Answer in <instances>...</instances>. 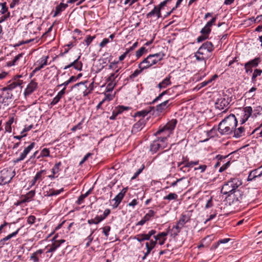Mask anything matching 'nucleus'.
Segmentation results:
<instances>
[{
    "label": "nucleus",
    "instance_id": "obj_1",
    "mask_svg": "<svg viewBox=\"0 0 262 262\" xmlns=\"http://www.w3.org/2000/svg\"><path fill=\"white\" fill-rule=\"evenodd\" d=\"M237 124V119L233 114H230L219 124L218 130L222 135L232 134Z\"/></svg>",
    "mask_w": 262,
    "mask_h": 262
},
{
    "label": "nucleus",
    "instance_id": "obj_2",
    "mask_svg": "<svg viewBox=\"0 0 262 262\" xmlns=\"http://www.w3.org/2000/svg\"><path fill=\"white\" fill-rule=\"evenodd\" d=\"M242 184V182L236 178L231 179L222 187L221 192L224 194L230 195L235 191L237 188ZM239 193V192L237 191Z\"/></svg>",
    "mask_w": 262,
    "mask_h": 262
},
{
    "label": "nucleus",
    "instance_id": "obj_3",
    "mask_svg": "<svg viewBox=\"0 0 262 262\" xmlns=\"http://www.w3.org/2000/svg\"><path fill=\"white\" fill-rule=\"evenodd\" d=\"M177 123L176 119H172L167 122L163 127L159 129L156 133V135H159L161 133H164V136L167 138L171 134L174 129Z\"/></svg>",
    "mask_w": 262,
    "mask_h": 262
},
{
    "label": "nucleus",
    "instance_id": "obj_4",
    "mask_svg": "<svg viewBox=\"0 0 262 262\" xmlns=\"http://www.w3.org/2000/svg\"><path fill=\"white\" fill-rule=\"evenodd\" d=\"M169 158V152L168 150H166L158 154L153 159V161L155 162L158 166L164 167L167 164Z\"/></svg>",
    "mask_w": 262,
    "mask_h": 262
},
{
    "label": "nucleus",
    "instance_id": "obj_5",
    "mask_svg": "<svg viewBox=\"0 0 262 262\" xmlns=\"http://www.w3.org/2000/svg\"><path fill=\"white\" fill-rule=\"evenodd\" d=\"M167 140L166 137L159 138L158 140L154 141L150 145V150L153 152L165 147V142Z\"/></svg>",
    "mask_w": 262,
    "mask_h": 262
},
{
    "label": "nucleus",
    "instance_id": "obj_6",
    "mask_svg": "<svg viewBox=\"0 0 262 262\" xmlns=\"http://www.w3.org/2000/svg\"><path fill=\"white\" fill-rule=\"evenodd\" d=\"M211 52L205 49V48L200 47L195 53L194 56L198 61L204 60L205 64L206 60L211 57Z\"/></svg>",
    "mask_w": 262,
    "mask_h": 262
},
{
    "label": "nucleus",
    "instance_id": "obj_7",
    "mask_svg": "<svg viewBox=\"0 0 262 262\" xmlns=\"http://www.w3.org/2000/svg\"><path fill=\"white\" fill-rule=\"evenodd\" d=\"M261 61V58L257 57L245 63L244 64L245 73L247 74L252 73L253 72L252 68L257 67Z\"/></svg>",
    "mask_w": 262,
    "mask_h": 262
},
{
    "label": "nucleus",
    "instance_id": "obj_8",
    "mask_svg": "<svg viewBox=\"0 0 262 262\" xmlns=\"http://www.w3.org/2000/svg\"><path fill=\"white\" fill-rule=\"evenodd\" d=\"M15 172L7 169H4L1 172L0 180L1 183L6 184L9 183L14 177Z\"/></svg>",
    "mask_w": 262,
    "mask_h": 262
},
{
    "label": "nucleus",
    "instance_id": "obj_9",
    "mask_svg": "<svg viewBox=\"0 0 262 262\" xmlns=\"http://www.w3.org/2000/svg\"><path fill=\"white\" fill-rule=\"evenodd\" d=\"M24 54L20 53L15 56L13 60L9 61L6 63L8 67L15 66H23L26 62L25 57H24Z\"/></svg>",
    "mask_w": 262,
    "mask_h": 262
},
{
    "label": "nucleus",
    "instance_id": "obj_10",
    "mask_svg": "<svg viewBox=\"0 0 262 262\" xmlns=\"http://www.w3.org/2000/svg\"><path fill=\"white\" fill-rule=\"evenodd\" d=\"M157 62L156 59L155 58L152 54H150L139 64L138 67H140L141 66H142V69H146L156 64Z\"/></svg>",
    "mask_w": 262,
    "mask_h": 262
},
{
    "label": "nucleus",
    "instance_id": "obj_11",
    "mask_svg": "<svg viewBox=\"0 0 262 262\" xmlns=\"http://www.w3.org/2000/svg\"><path fill=\"white\" fill-rule=\"evenodd\" d=\"M229 98L223 97L219 98L216 100L215 103V106L216 108H217L220 110H222L224 108L227 110L229 107Z\"/></svg>",
    "mask_w": 262,
    "mask_h": 262
},
{
    "label": "nucleus",
    "instance_id": "obj_12",
    "mask_svg": "<svg viewBox=\"0 0 262 262\" xmlns=\"http://www.w3.org/2000/svg\"><path fill=\"white\" fill-rule=\"evenodd\" d=\"M146 123V120L142 118L140 119L137 122H136L133 126L132 129V133L136 134L139 132L141 131L144 127Z\"/></svg>",
    "mask_w": 262,
    "mask_h": 262
},
{
    "label": "nucleus",
    "instance_id": "obj_13",
    "mask_svg": "<svg viewBox=\"0 0 262 262\" xmlns=\"http://www.w3.org/2000/svg\"><path fill=\"white\" fill-rule=\"evenodd\" d=\"M48 58V56H43L39 60H38L35 63V65L38 66L35 67L33 70V72H36L40 70L44 67L45 66H46L47 64V61Z\"/></svg>",
    "mask_w": 262,
    "mask_h": 262
},
{
    "label": "nucleus",
    "instance_id": "obj_14",
    "mask_svg": "<svg viewBox=\"0 0 262 262\" xmlns=\"http://www.w3.org/2000/svg\"><path fill=\"white\" fill-rule=\"evenodd\" d=\"M252 112V108L251 106H246L244 108L243 114V117H241L240 122L241 124L245 123L250 117Z\"/></svg>",
    "mask_w": 262,
    "mask_h": 262
},
{
    "label": "nucleus",
    "instance_id": "obj_15",
    "mask_svg": "<svg viewBox=\"0 0 262 262\" xmlns=\"http://www.w3.org/2000/svg\"><path fill=\"white\" fill-rule=\"evenodd\" d=\"M127 191V188H123L121 192H120L112 201H114L115 202L113 204V206L114 208H117L119 204L121 203L122 200L124 198V196Z\"/></svg>",
    "mask_w": 262,
    "mask_h": 262
},
{
    "label": "nucleus",
    "instance_id": "obj_16",
    "mask_svg": "<svg viewBox=\"0 0 262 262\" xmlns=\"http://www.w3.org/2000/svg\"><path fill=\"white\" fill-rule=\"evenodd\" d=\"M156 245V241H153L152 239L150 240L149 242H146L145 246L146 248V252L144 253V256L142 257V259L144 260L146 257L150 254L152 249Z\"/></svg>",
    "mask_w": 262,
    "mask_h": 262
},
{
    "label": "nucleus",
    "instance_id": "obj_17",
    "mask_svg": "<svg viewBox=\"0 0 262 262\" xmlns=\"http://www.w3.org/2000/svg\"><path fill=\"white\" fill-rule=\"evenodd\" d=\"M87 81H85L84 82H80L75 84L73 88L76 89L78 88V90L80 93H82L84 96H88V94H86L85 92H87Z\"/></svg>",
    "mask_w": 262,
    "mask_h": 262
},
{
    "label": "nucleus",
    "instance_id": "obj_18",
    "mask_svg": "<svg viewBox=\"0 0 262 262\" xmlns=\"http://www.w3.org/2000/svg\"><path fill=\"white\" fill-rule=\"evenodd\" d=\"M167 235V233L163 232L159 233L157 235L154 236L155 240L154 241H156V244H157V242L158 241V243L160 245H162L165 243V242L166 239V236Z\"/></svg>",
    "mask_w": 262,
    "mask_h": 262
},
{
    "label": "nucleus",
    "instance_id": "obj_19",
    "mask_svg": "<svg viewBox=\"0 0 262 262\" xmlns=\"http://www.w3.org/2000/svg\"><path fill=\"white\" fill-rule=\"evenodd\" d=\"M169 100H167L156 106V111L158 113H163L170 105Z\"/></svg>",
    "mask_w": 262,
    "mask_h": 262
},
{
    "label": "nucleus",
    "instance_id": "obj_20",
    "mask_svg": "<svg viewBox=\"0 0 262 262\" xmlns=\"http://www.w3.org/2000/svg\"><path fill=\"white\" fill-rule=\"evenodd\" d=\"M20 228L17 229L15 231L9 234L6 237H4L2 239L0 240V246L3 247L5 244H8L6 243L7 241L10 239L11 238L15 237L18 233Z\"/></svg>",
    "mask_w": 262,
    "mask_h": 262
},
{
    "label": "nucleus",
    "instance_id": "obj_21",
    "mask_svg": "<svg viewBox=\"0 0 262 262\" xmlns=\"http://www.w3.org/2000/svg\"><path fill=\"white\" fill-rule=\"evenodd\" d=\"M22 82L19 80L17 81H13L9 84L7 86L3 88L2 90L4 92L6 91H12L17 86H20Z\"/></svg>",
    "mask_w": 262,
    "mask_h": 262
},
{
    "label": "nucleus",
    "instance_id": "obj_22",
    "mask_svg": "<svg viewBox=\"0 0 262 262\" xmlns=\"http://www.w3.org/2000/svg\"><path fill=\"white\" fill-rule=\"evenodd\" d=\"M68 7V4H64L62 3H60L59 5H57L55 8L54 13L53 15L54 17L59 14L62 11H64L66 8Z\"/></svg>",
    "mask_w": 262,
    "mask_h": 262
},
{
    "label": "nucleus",
    "instance_id": "obj_23",
    "mask_svg": "<svg viewBox=\"0 0 262 262\" xmlns=\"http://www.w3.org/2000/svg\"><path fill=\"white\" fill-rule=\"evenodd\" d=\"M65 90L66 88H63L59 92H58L56 96L53 98L50 104L51 105H54L59 101L62 96L65 94Z\"/></svg>",
    "mask_w": 262,
    "mask_h": 262
},
{
    "label": "nucleus",
    "instance_id": "obj_24",
    "mask_svg": "<svg viewBox=\"0 0 262 262\" xmlns=\"http://www.w3.org/2000/svg\"><path fill=\"white\" fill-rule=\"evenodd\" d=\"M245 129L243 126L238 127L237 128H234L233 130V137L236 138H240L245 135Z\"/></svg>",
    "mask_w": 262,
    "mask_h": 262
},
{
    "label": "nucleus",
    "instance_id": "obj_25",
    "mask_svg": "<svg viewBox=\"0 0 262 262\" xmlns=\"http://www.w3.org/2000/svg\"><path fill=\"white\" fill-rule=\"evenodd\" d=\"M81 55H79L77 59L74 60L70 63L72 67L78 71H81L82 68V63L81 61H79Z\"/></svg>",
    "mask_w": 262,
    "mask_h": 262
},
{
    "label": "nucleus",
    "instance_id": "obj_26",
    "mask_svg": "<svg viewBox=\"0 0 262 262\" xmlns=\"http://www.w3.org/2000/svg\"><path fill=\"white\" fill-rule=\"evenodd\" d=\"M43 253L42 249H39L33 253L30 256V260H32L33 262H39V257L41 256V254Z\"/></svg>",
    "mask_w": 262,
    "mask_h": 262
},
{
    "label": "nucleus",
    "instance_id": "obj_27",
    "mask_svg": "<svg viewBox=\"0 0 262 262\" xmlns=\"http://www.w3.org/2000/svg\"><path fill=\"white\" fill-rule=\"evenodd\" d=\"M170 78L171 76L170 75H168V76L166 77L165 79H164L162 82L159 83L158 87L160 89H164L166 88L167 86L170 85Z\"/></svg>",
    "mask_w": 262,
    "mask_h": 262
},
{
    "label": "nucleus",
    "instance_id": "obj_28",
    "mask_svg": "<svg viewBox=\"0 0 262 262\" xmlns=\"http://www.w3.org/2000/svg\"><path fill=\"white\" fill-rule=\"evenodd\" d=\"M185 163L186 162L184 160L181 162H178L177 163V167L179 170L183 173L188 172L190 170L188 167H185Z\"/></svg>",
    "mask_w": 262,
    "mask_h": 262
},
{
    "label": "nucleus",
    "instance_id": "obj_29",
    "mask_svg": "<svg viewBox=\"0 0 262 262\" xmlns=\"http://www.w3.org/2000/svg\"><path fill=\"white\" fill-rule=\"evenodd\" d=\"M37 83L34 81H31L28 85L26 91L28 94H31L34 91V90L37 88Z\"/></svg>",
    "mask_w": 262,
    "mask_h": 262
},
{
    "label": "nucleus",
    "instance_id": "obj_30",
    "mask_svg": "<svg viewBox=\"0 0 262 262\" xmlns=\"http://www.w3.org/2000/svg\"><path fill=\"white\" fill-rule=\"evenodd\" d=\"M258 169H255L249 172V176L247 178L248 181H252L254 180L256 178L258 177Z\"/></svg>",
    "mask_w": 262,
    "mask_h": 262
},
{
    "label": "nucleus",
    "instance_id": "obj_31",
    "mask_svg": "<svg viewBox=\"0 0 262 262\" xmlns=\"http://www.w3.org/2000/svg\"><path fill=\"white\" fill-rule=\"evenodd\" d=\"M140 70H136L133 74H132L127 78H126V80L128 81V79H133L135 77H137L145 69H142L143 66H141L140 67H139Z\"/></svg>",
    "mask_w": 262,
    "mask_h": 262
},
{
    "label": "nucleus",
    "instance_id": "obj_32",
    "mask_svg": "<svg viewBox=\"0 0 262 262\" xmlns=\"http://www.w3.org/2000/svg\"><path fill=\"white\" fill-rule=\"evenodd\" d=\"M155 111V107L150 106L149 108H147L141 111L138 112L137 114L139 116L145 117L148 113H150L152 112V111Z\"/></svg>",
    "mask_w": 262,
    "mask_h": 262
},
{
    "label": "nucleus",
    "instance_id": "obj_33",
    "mask_svg": "<svg viewBox=\"0 0 262 262\" xmlns=\"http://www.w3.org/2000/svg\"><path fill=\"white\" fill-rule=\"evenodd\" d=\"M261 73H262V70H259V69H255L254 70L253 74H252V78H251L252 81L253 82L255 83V81H256L257 77L261 76Z\"/></svg>",
    "mask_w": 262,
    "mask_h": 262
},
{
    "label": "nucleus",
    "instance_id": "obj_34",
    "mask_svg": "<svg viewBox=\"0 0 262 262\" xmlns=\"http://www.w3.org/2000/svg\"><path fill=\"white\" fill-rule=\"evenodd\" d=\"M183 227L179 226L178 224H177L171 229V232L174 236H176L181 231Z\"/></svg>",
    "mask_w": 262,
    "mask_h": 262
},
{
    "label": "nucleus",
    "instance_id": "obj_35",
    "mask_svg": "<svg viewBox=\"0 0 262 262\" xmlns=\"http://www.w3.org/2000/svg\"><path fill=\"white\" fill-rule=\"evenodd\" d=\"M63 191V188H61L60 189H59V190H54L53 189H51L48 192L47 195L48 196H53V195H57L59 194Z\"/></svg>",
    "mask_w": 262,
    "mask_h": 262
},
{
    "label": "nucleus",
    "instance_id": "obj_36",
    "mask_svg": "<svg viewBox=\"0 0 262 262\" xmlns=\"http://www.w3.org/2000/svg\"><path fill=\"white\" fill-rule=\"evenodd\" d=\"M59 247V244H57L55 241L51 245H48V250L47 253H51L55 251Z\"/></svg>",
    "mask_w": 262,
    "mask_h": 262
},
{
    "label": "nucleus",
    "instance_id": "obj_37",
    "mask_svg": "<svg viewBox=\"0 0 262 262\" xmlns=\"http://www.w3.org/2000/svg\"><path fill=\"white\" fill-rule=\"evenodd\" d=\"M91 190L92 189H90L84 194H82L78 197V200L76 202L78 205H80L83 202V200H84V199H85L89 195V194L90 193V192L91 191Z\"/></svg>",
    "mask_w": 262,
    "mask_h": 262
},
{
    "label": "nucleus",
    "instance_id": "obj_38",
    "mask_svg": "<svg viewBox=\"0 0 262 262\" xmlns=\"http://www.w3.org/2000/svg\"><path fill=\"white\" fill-rule=\"evenodd\" d=\"M134 239H136L139 242H141L145 240H149V237L146 235V234H138L134 237Z\"/></svg>",
    "mask_w": 262,
    "mask_h": 262
},
{
    "label": "nucleus",
    "instance_id": "obj_39",
    "mask_svg": "<svg viewBox=\"0 0 262 262\" xmlns=\"http://www.w3.org/2000/svg\"><path fill=\"white\" fill-rule=\"evenodd\" d=\"M201 47L204 48L205 49L211 52H212L214 49L212 43L210 41H206L204 42Z\"/></svg>",
    "mask_w": 262,
    "mask_h": 262
},
{
    "label": "nucleus",
    "instance_id": "obj_40",
    "mask_svg": "<svg viewBox=\"0 0 262 262\" xmlns=\"http://www.w3.org/2000/svg\"><path fill=\"white\" fill-rule=\"evenodd\" d=\"M184 161L186 162L185 167H188L189 168H192L193 166L197 165L199 163V160L189 161L187 159H185Z\"/></svg>",
    "mask_w": 262,
    "mask_h": 262
},
{
    "label": "nucleus",
    "instance_id": "obj_41",
    "mask_svg": "<svg viewBox=\"0 0 262 262\" xmlns=\"http://www.w3.org/2000/svg\"><path fill=\"white\" fill-rule=\"evenodd\" d=\"M188 222L187 217L186 215H182L180 218L179 219L177 224H179V226L183 227L184 225Z\"/></svg>",
    "mask_w": 262,
    "mask_h": 262
},
{
    "label": "nucleus",
    "instance_id": "obj_42",
    "mask_svg": "<svg viewBox=\"0 0 262 262\" xmlns=\"http://www.w3.org/2000/svg\"><path fill=\"white\" fill-rule=\"evenodd\" d=\"M61 165V162H59L55 164L53 167L52 168V173L55 175L60 171V167Z\"/></svg>",
    "mask_w": 262,
    "mask_h": 262
},
{
    "label": "nucleus",
    "instance_id": "obj_43",
    "mask_svg": "<svg viewBox=\"0 0 262 262\" xmlns=\"http://www.w3.org/2000/svg\"><path fill=\"white\" fill-rule=\"evenodd\" d=\"M50 156V150L48 148H45L40 151V155L37 157L39 159L40 157H48Z\"/></svg>",
    "mask_w": 262,
    "mask_h": 262
},
{
    "label": "nucleus",
    "instance_id": "obj_44",
    "mask_svg": "<svg viewBox=\"0 0 262 262\" xmlns=\"http://www.w3.org/2000/svg\"><path fill=\"white\" fill-rule=\"evenodd\" d=\"M217 75L215 74L213 75L211 78H210L209 80L207 81H205L200 83L201 87H204L208 85L209 83H211L212 81L214 80L216 78H217Z\"/></svg>",
    "mask_w": 262,
    "mask_h": 262
},
{
    "label": "nucleus",
    "instance_id": "obj_45",
    "mask_svg": "<svg viewBox=\"0 0 262 262\" xmlns=\"http://www.w3.org/2000/svg\"><path fill=\"white\" fill-rule=\"evenodd\" d=\"M171 1V0H165L159 4L158 9V18H160L161 17V8L165 6L167 3H169Z\"/></svg>",
    "mask_w": 262,
    "mask_h": 262
},
{
    "label": "nucleus",
    "instance_id": "obj_46",
    "mask_svg": "<svg viewBox=\"0 0 262 262\" xmlns=\"http://www.w3.org/2000/svg\"><path fill=\"white\" fill-rule=\"evenodd\" d=\"M178 198V195L175 193H170L164 197V200L168 201L176 200Z\"/></svg>",
    "mask_w": 262,
    "mask_h": 262
},
{
    "label": "nucleus",
    "instance_id": "obj_47",
    "mask_svg": "<svg viewBox=\"0 0 262 262\" xmlns=\"http://www.w3.org/2000/svg\"><path fill=\"white\" fill-rule=\"evenodd\" d=\"M42 180V177L39 174L38 172L36 173V175L33 179V180L31 181V186H34L36 184L37 181H39V182L41 181Z\"/></svg>",
    "mask_w": 262,
    "mask_h": 262
},
{
    "label": "nucleus",
    "instance_id": "obj_48",
    "mask_svg": "<svg viewBox=\"0 0 262 262\" xmlns=\"http://www.w3.org/2000/svg\"><path fill=\"white\" fill-rule=\"evenodd\" d=\"M0 6H1V10H0V13L2 14H6V13L9 12H8V8L7 6L6 3H0Z\"/></svg>",
    "mask_w": 262,
    "mask_h": 262
},
{
    "label": "nucleus",
    "instance_id": "obj_49",
    "mask_svg": "<svg viewBox=\"0 0 262 262\" xmlns=\"http://www.w3.org/2000/svg\"><path fill=\"white\" fill-rule=\"evenodd\" d=\"M147 50L146 48L144 47H142L136 52V56L137 58H139Z\"/></svg>",
    "mask_w": 262,
    "mask_h": 262
},
{
    "label": "nucleus",
    "instance_id": "obj_50",
    "mask_svg": "<svg viewBox=\"0 0 262 262\" xmlns=\"http://www.w3.org/2000/svg\"><path fill=\"white\" fill-rule=\"evenodd\" d=\"M155 212L152 210H149L148 212L143 217L147 221H149L150 218L154 216Z\"/></svg>",
    "mask_w": 262,
    "mask_h": 262
},
{
    "label": "nucleus",
    "instance_id": "obj_51",
    "mask_svg": "<svg viewBox=\"0 0 262 262\" xmlns=\"http://www.w3.org/2000/svg\"><path fill=\"white\" fill-rule=\"evenodd\" d=\"M169 89L167 90L164 92H163L162 93H161L158 97H157L150 103H154L155 102H157L158 100H160L164 95L165 94H168L169 92Z\"/></svg>",
    "mask_w": 262,
    "mask_h": 262
},
{
    "label": "nucleus",
    "instance_id": "obj_52",
    "mask_svg": "<svg viewBox=\"0 0 262 262\" xmlns=\"http://www.w3.org/2000/svg\"><path fill=\"white\" fill-rule=\"evenodd\" d=\"M120 69H117L115 73H112L110 75V76L107 78V81H115V79L118 76V74L117 73L119 71Z\"/></svg>",
    "mask_w": 262,
    "mask_h": 262
},
{
    "label": "nucleus",
    "instance_id": "obj_53",
    "mask_svg": "<svg viewBox=\"0 0 262 262\" xmlns=\"http://www.w3.org/2000/svg\"><path fill=\"white\" fill-rule=\"evenodd\" d=\"M27 156V155L26 154V153H25V151H23L20 154L19 157L14 160V162L18 163L21 161L24 160L26 158Z\"/></svg>",
    "mask_w": 262,
    "mask_h": 262
},
{
    "label": "nucleus",
    "instance_id": "obj_54",
    "mask_svg": "<svg viewBox=\"0 0 262 262\" xmlns=\"http://www.w3.org/2000/svg\"><path fill=\"white\" fill-rule=\"evenodd\" d=\"M102 229V233L105 235L106 237H108L109 232L111 230V227L110 226H105L101 228Z\"/></svg>",
    "mask_w": 262,
    "mask_h": 262
},
{
    "label": "nucleus",
    "instance_id": "obj_55",
    "mask_svg": "<svg viewBox=\"0 0 262 262\" xmlns=\"http://www.w3.org/2000/svg\"><path fill=\"white\" fill-rule=\"evenodd\" d=\"M35 145V143L34 142H32L29 146L26 147L23 151H25V152L26 153L27 155H28L30 152V151L34 147Z\"/></svg>",
    "mask_w": 262,
    "mask_h": 262
},
{
    "label": "nucleus",
    "instance_id": "obj_56",
    "mask_svg": "<svg viewBox=\"0 0 262 262\" xmlns=\"http://www.w3.org/2000/svg\"><path fill=\"white\" fill-rule=\"evenodd\" d=\"M94 231H92L91 234L89 236H88L87 237V238L85 239V241H87V242L85 244L86 247H88L90 246V244L93 240V237L92 236V234L94 233Z\"/></svg>",
    "mask_w": 262,
    "mask_h": 262
},
{
    "label": "nucleus",
    "instance_id": "obj_57",
    "mask_svg": "<svg viewBox=\"0 0 262 262\" xmlns=\"http://www.w3.org/2000/svg\"><path fill=\"white\" fill-rule=\"evenodd\" d=\"M152 55V56H154L155 58L156 59V60L157 62L161 61L163 59V57L164 56V54H163V53H158L154 54Z\"/></svg>",
    "mask_w": 262,
    "mask_h": 262
},
{
    "label": "nucleus",
    "instance_id": "obj_58",
    "mask_svg": "<svg viewBox=\"0 0 262 262\" xmlns=\"http://www.w3.org/2000/svg\"><path fill=\"white\" fill-rule=\"evenodd\" d=\"M110 82L106 86L107 92H111L116 85V83L114 81H110Z\"/></svg>",
    "mask_w": 262,
    "mask_h": 262
},
{
    "label": "nucleus",
    "instance_id": "obj_59",
    "mask_svg": "<svg viewBox=\"0 0 262 262\" xmlns=\"http://www.w3.org/2000/svg\"><path fill=\"white\" fill-rule=\"evenodd\" d=\"M210 32H211V29L210 28H206V26H205L203 28H202L201 31V33L203 35H204L207 36L208 37V35L210 33Z\"/></svg>",
    "mask_w": 262,
    "mask_h": 262
},
{
    "label": "nucleus",
    "instance_id": "obj_60",
    "mask_svg": "<svg viewBox=\"0 0 262 262\" xmlns=\"http://www.w3.org/2000/svg\"><path fill=\"white\" fill-rule=\"evenodd\" d=\"M95 38V36H91V35L87 36L86 39L84 40V41L86 43V47H88L91 44V43L92 42V41Z\"/></svg>",
    "mask_w": 262,
    "mask_h": 262
},
{
    "label": "nucleus",
    "instance_id": "obj_61",
    "mask_svg": "<svg viewBox=\"0 0 262 262\" xmlns=\"http://www.w3.org/2000/svg\"><path fill=\"white\" fill-rule=\"evenodd\" d=\"M144 168V166L143 165L142 166V167L139 168L134 174V176H133V177L132 178V180H134V179H135L138 176L139 174H140L142 170H143V169Z\"/></svg>",
    "mask_w": 262,
    "mask_h": 262
},
{
    "label": "nucleus",
    "instance_id": "obj_62",
    "mask_svg": "<svg viewBox=\"0 0 262 262\" xmlns=\"http://www.w3.org/2000/svg\"><path fill=\"white\" fill-rule=\"evenodd\" d=\"M207 168V166L206 165H201L198 167H195L194 168V170H200L201 173L204 172Z\"/></svg>",
    "mask_w": 262,
    "mask_h": 262
},
{
    "label": "nucleus",
    "instance_id": "obj_63",
    "mask_svg": "<svg viewBox=\"0 0 262 262\" xmlns=\"http://www.w3.org/2000/svg\"><path fill=\"white\" fill-rule=\"evenodd\" d=\"M82 121H81L80 122H79L78 124L74 126L72 128L71 130L72 132H75L77 129H80L82 128Z\"/></svg>",
    "mask_w": 262,
    "mask_h": 262
},
{
    "label": "nucleus",
    "instance_id": "obj_64",
    "mask_svg": "<svg viewBox=\"0 0 262 262\" xmlns=\"http://www.w3.org/2000/svg\"><path fill=\"white\" fill-rule=\"evenodd\" d=\"M36 220V217L34 215H30L27 219V222L29 224H33L34 223L35 221Z\"/></svg>",
    "mask_w": 262,
    "mask_h": 262
}]
</instances>
